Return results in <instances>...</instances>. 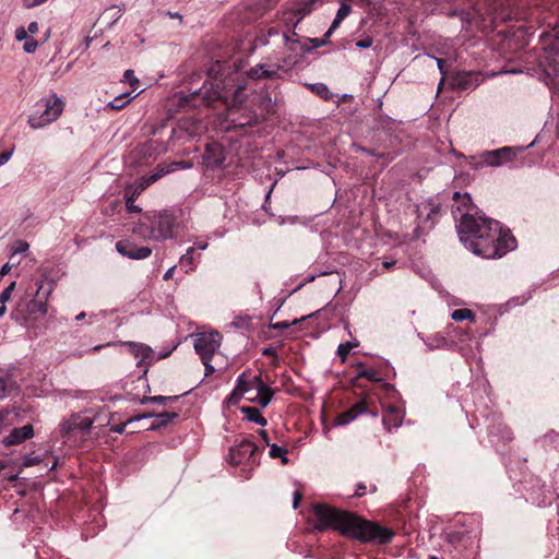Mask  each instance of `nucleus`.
<instances>
[{"instance_id":"f257e3e1","label":"nucleus","mask_w":559,"mask_h":559,"mask_svg":"<svg viewBox=\"0 0 559 559\" xmlns=\"http://www.w3.org/2000/svg\"><path fill=\"white\" fill-rule=\"evenodd\" d=\"M229 69L226 61H216L209 69L206 79L200 87L195 84L201 80V74H193L189 82V93L180 92L177 95L179 108L188 111L200 107L235 106L241 97L245 85L240 82V73Z\"/></svg>"},{"instance_id":"f03ea898","label":"nucleus","mask_w":559,"mask_h":559,"mask_svg":"<svg viewBox=\"0 0 559 559\" xmlns=\"http://www.w3.org/2000/svg\"><path fill=\"white\" fill-rule=\"evenodd\" d=\"M316 530L323 532L328 528L340 532L346 538L361 544L388 545L395 533L379 522L367 520L354 512L340 510L326 503L313 504Z\"/></svg>"},{"instance_id":"7ed1b4c3","label":"nucleus","mask_w":559,"mask_h":559,"mask_svg":"<svg viewBox=\"0 0 559 559\" xmlns=\"http://www.w3.org/2000/svg\"><path fill=\"white\" fill-rule=\"evenodd\" d=\"M457 231L467 249L486 259L501 258L516 247L510 229L503 228L496 219L466 213L461 217Z\"/></svg>"},{"instance_id":"20e7f679","label":"nucleus","mask_w":559,"mask_h":559,"mask_svg":"<svg viewBox=\"0 0 559 559\" xmlns=\"http://www.w3.org/2000/svg\"><path fill=\"white\" fill-rule=\"evenodd\" d=\"M52 289V283L45 280H35L29 283L12 311V319L27 325L32 321L44 318L47 314V301Z\"/></svg>"},{"instance_id":"39448f33","label":"nucleus","mask_w":559,"mask_h":559,"mask_svg":"<svg viewBox=\"0 0 559 559\" xmlns=\"http://www.w3.org/2000/svg\"><path fill=\"white\" fill-rule=\"evenodd\" d=\"M175 217L167 211L145 214L133 227V234L147 239L165 240L174 237Z\"/></svg>"},{"instance_id":"423d86ee","label":"nucleus","mask_w":559,"mask_h":559,"mask_svg":"<svg viewBox=\"0 0 559 559\" xmlns=\"http://www.w3.org/2000/svg\"><path fill=\"white\" fill-rule=\"evenodd\" d=\"M36 106L38 109L28 117L27 121L32 129H40L55 122L63 112L64 102L52 94L47 98H41Z\"/></svg>"},{"instance_id":"0eeeda50","label":"nucleus","mask_w":559,"mask_h":559,"mask_svg":"<svg viewBox=\"0 0 559 559\" xmlns=\"http://www.w3.org/2000/svg\"><path fill=\"white\" fill-rule=\"evenodd\" d=\"M522 147L503 146L497 150L484 151L477 157L472 156L469 165L477 169L483 166L499 167L515 159Z\"/></svg>"},{"instance_id":"6e6552de","label":"nucleus","mask_w":559,"mask_h":559,"mask_svg":"<svg viewBox=\"0 0 559 559\" xmlns=\"http://www.w3.org/2000/svg\"><path fill=\"white\" fill-rule=\"evenodd\" d=\"M260 448L248 439H242L229 450V462L233 465H248L250 468L260 465L259 452Z\"/></svg>"},{"instance_id":"1a4fd4ad","label":"nucleus","mask_w":559,"mask_h":559,"mask_svg":"<svg viewBox=\"0 0 559 559\" xmlns=\"http://www.w3.org/2000/svg\"><path fill=\"white\" fill-rule=\"evenodd\" d=\"M222 334L218 332L201 333L194 341V349L201 360H212L222 342Z\"/></svg>"},{"instance_id":"9d476101","label":"nucleus","mask_w":559,"mask_h":559,"mask_svg":"<svg viewBox=\"0 0 559 559\" xmlns=\"http://www.w3.org/2000/svg\"><path fill=\"white\" fill-rule=\"evenodd\" d=\"M362 414H371L372 416H377L378 412L374 406V403L371 402L369 399L364 397L357 403H355L347 411L338 414L335 417V425L336 426H344L353 420H355L359 415Z\"/></svg>"},{"instance_id":"9b49d317","label":"nucleus","mask_w":559,"mask_h":559,"mask_svg":"<svg viewBox=\"0 0 559 559\" xmlns=\"http://www.w3.org/2000/svg\"><path fill=\"white\" fill-rule=\"evenodd\" d=\"M548 67L554 75L559 76V24L550 33L545 34Z\"/></svg>"},{"instance_id":"f8f14e48","label":"nucleus","mask_w":559,"mask_h":559,"mask_svg":"<svg viewBox=\"0 0 559 559\" xmlns=\"http://www.w3.org/2000/svg\"><path fill=\"white\" fill-rule=\"evenodd\" d=\"M117 251L132 260H143L151 255L152 249L146 246L139 247L128 239H122L116 242Z\"/></svg>"},{"instance_id":"ddd939ff","label":"nucleus","mask_w":559,"mask_h":559,"mask_svg":"<svg viewBox=\"0 0 559 559\" xmlns=\"http://www.w3.org/2000/svg\"><path fill=\"white\" fill-rule=\"evenodd\" d=\"M278 96L275 95L274 99L271 97V95L266 94L264 97H263V102H262V110L260 114H257V112H253L251 114L247 119H245L243 121H240L239 124L240 126H255L258 124L261 120L265 119V116L267 115H271L274 112V106L277 104L278 102Z\"/></svg>"},{"instance_id":"4468645a","label":"nucleus","mask_w":559,"mask_h":559,"mask_svg":"<svg viewBox=\"0 0 559 559\" xmlns=\"http://www.w3.org/2000/svg\"><path fill=\"white\" fill-rule=\"evenodd\" d=\"M253 383L255 384V395L247 396V400L250 402H257L262 407L267 406L272 401L274 394L273 390L263 382L261 376L253 377Z\"/></svg>"},{"instance_id":"2eb2a0df","label":"nucleus","mask_w":559,"mask_h":559,"mask_svg":"<svg viewBox=\"0 0 559 559\" xmlns=\"http://www.w3.org/2000/svg\"><path fill=\"white\" fill-rule=\"evenodd\" d=\"M126 345L135 358H140L138 362L139 367L153 362L155 353L148 345L135 342H127Z\"/></svg>"},{"instance_id":"dca6fc26","label":"nucleus","mask_w":559,"mask_h":559,"mask_svg":"<svg viewBox=\"0 0 559 559\" xmlns=\"http://www.w3.org/2000/svg\"><path fill=\"white\" fill-rule=\"evenodd\" d=\"M282 69V66L280 64H273V66H264V64H258L250 69L248 72L249 78L251 79H269V80H276L282 78L280 75V70Z\"/></svg>"},{"instance_id":"f3484780","label":"nucleus","mask_w":559,"mask_h":559,"mask_svg":"<svg viewBox=\"0 0 559 559\" xmlns=\"http://www.w3.org/2000/svg\"><path fill=\"white\" fill-rule=\"evenodd\" d=\"M479 74L475 72H459L452 80V85L459 90L475 88L479 85Z\"/></svg>"},{"instance_id":"a211bd4d","label":"nucleus","mask_w":559,"mask_h":559,"mask_svg":"<svg viewBox=\"0 0 559 559\" xmlns=\"http://www.w3.org/2000/svg\"><path fill=\"white\" fill-rule=\"evenodd\" d=\"M34 436V428L31 424L24 425L20 428H14L4 439L5 445H15L31 439Z\"/></svg>"},{"instance_id":"6ab92c4d","label":"nucleus","mask_w":559,"mask_h":559,"mask_svg":"<svg viewBox=\"0 0 559 559\" xmlns=\"http://www.w3.org/2000/svg\"><path fill=\"white\" fill-rule=\"evenodd\" d=\"M404 413L394 405H389L382 416L383 426L390 431L392 428H397L402 425Z\"/></svg>"},{"instance_id":"aec40b11","label":"nucleus","mask_w":559,"mask_h":559,"mask_svg":"<svg viewBox=\"0 0 559 559\" xmlns=\"http://www.w3.org/2000/svg\"><path fill=\"white\" fill-rule=\"evenodd\" d=\"M225 155L222 146L217 143L206 144L204 160L207 166L217 167L224 163Z\"/></svg>"},{"instance_id":"412c9836","label":"nucleus","mask_w":559,"mask_h":559,"mask_svg":"<svg viewBox=\"0 0 559 559\" xmlns=\"http://www.w3.org/2000/svg\"><path fill=\"white\" fill-rule=\"evenodd\" d=\"M93 425V420L90 417H81L79 415L72 416L66 424H63L62 430L66 433L80 430L81 432H87Z\"/></svg>"},{"instance_id":"4be33fe9","label":"nucleus","mask_w":559,"mask_h":559,"mask_svg":"<svg viewBox=\"0 0 559 559\" xmlns=\"http://www.w3.org/2000/svg\"><path fill=\"white\" fill-rule=\"evenodd\" d=\"M295 37H298V34L295 31H293L292 34L288 32L282 33L283 41L289 51L296 52L298 48L304 53L311 51V48H309L306 44H301L299 39Z\"/></svg>"},{"instance_id":"5701e85b","label":"nucleus","mask_w":559,"mask_h":559,"mask_svg":"<svg viewBox=\"0 0 559 559\" xmlns=\"http://www.w3.org/2000/svg\"><path fill=\"white\" fill-rule=\"evenodd\" d=\"M319 2H322V0H307V1H304V2H300L298 3L292 11V14L293 15H297V20L296 22L294 23V28L297 27V25L300 23V21L307 16L308 14H310L313 9H314V5Z\"/></svg>"},{"instance_id":"b1692460","label":"nucleus","mask_w":559,"mask_h":559,"mask_svg":"<svg viewBox=\"0 0 559 559\" xmlns=\"http://www.w3.org/2000/svg\"><path fill=\"white\" fill-rule=\"evenodd\" d=\"M356 368L357 374L355 377V382H358L360 379H367L371 382H380L382 380L378 371L372 368H366L362 362L357 364Z\"/></svg>"},{"instance_id":"393cba45","label":"nucleus","mask_w":559,"mask_h":559,"mask_svg":"<svg viewBox=\"0 0 559 559\" xmlns=\"http://www.w3.org/2000/svg\"><path fill=\"white\" fill-rule=\"evenodd\" d=\"M240 411L249 421L255 423L262 427L266 426L267 420L261 414L259 408L253 406H242Z\"/></svg>"},{"instance_id":"a878e982","label":"nucleus","mask_w":559,"mask_h":559,"mask_svg":"<svg viewBox=\"0 0 559 559\" xmlns=\"http://www.w3.org/2000/svg\"><path fill=\"white\" fill-rule=\"evenodd\" d=\"M179 416L176 412H163L155 415V420L151 424V430H157L163 427H166L170 421Z\"/></svg>"},{"instance_id":"bb28decb","label":"nucleus","mask_w":559,"mask_h":559,"mask_svg":"<svg viewBox=\"0 0 559 559\" xmlns=\"http://www.w3.org/2000/svg\"><path fill=\"white\" fill-rule=\"evenodd\" d=\"M254 389L255 384L253 383V379L251 381H247L245 379V373H242L237 379L235 395L243 396L245 394L252 392Z\"/></svg>"},{"instance_id":"cd10ccee","label":"nucleus","mask_w":559,"mask_h":559,"mask_svg":"<svg viewBox=\"0 0 559 559\" xmlns=\"http://www.w3.org/2000/svg\"><path fill=\"white\" fill-rule=\"evenodd\" d=\"M14 389L15 382L10 376H0V400L7 397Z\"/></svg>"},{"instance_id":"c85d7f7f","label":"nucleus","mask_w":559,"mask_h":559,"mask_svg":"<svg viewBox=\"0 0 559 559\" xmlns=\"http://www.w3.org/2000/svg\"><path fill=\"white\" fill-rule=\"evenodd\" d=\"M352 12V7L347 3H342L340 9L336 12V16L331 24V31H335L341 23Z\"/></svg>"},{"instance_id":"c756f323","label":"nucleus","mask_w":559,"mask_h":559,"mask_svg":"<svg viewBox=\"0 0 559 559\" xmlns=\"http://www.w3.org/2000/svg\"><path fill=\"white\" fill-rule=\"evenodd\" d=\"M269 447H270V451H269L270 457L281 459L282 464L288 463V457H287L288 450L286 448L280 447L277 444H270Z\"/></svg>"},{"instance_id":"7c9ffc66","label":"nucleus","mask_w":559,"mask_h":559,"mask_svg":"<svg viewBox=\"0 0 559 559\" xmlns=\"http://www.w3.org/2000/svg\"><path fill=\"white\" fill-rule=\"evenodd\" d=\"M310 90L323 100H330L333 96L329 87L323 83L311 84Z\"/></svg>"},{"instance_id":"2f4dec72","label":"nucleus","mask_w":559,"mask_h":559,"mask_svg":"<svg viewBox=\"0 0 559 559\" xmlns=\"http://www.w3.org/2000/svg\"><path fill=\"white\" fill-rule=\"evenodd\" d=\"M130 102L129 94H122L115 97L111 102L108 103L107 107L112 110H121L126 107V105Z\"/></svg>"},{"instance_id":"473e14b6","label":"nucleus","mask_w":559,"mask_h":559,"mask_svg":"<svg viewBox=\"0 0 559 559\" xmlns=\"http://www.w3.org/2000/svg\"><path fill=\"white\" fill-rule=\"evenodd\" d=\"M335 31H331V27L326 31V33L323 35L322 38H308V41L311 43V50L312 49H316V48H319V47H322L324 45H326L330 40V37L332 36V34L334 33Z\"/></svg>"},{"instance_id":"72a5a7b5","label":"nucleus","mask_w":559,"mask_h":559,"mask_svg":"<svg viewBox=\"0 0 559 559\" xmlns=\"http://www.w3.org/2000/svg\"><path fill=\"white\" fill-rule=\"evenodd\" d=\"M474 317L475 314L473 311L466 308L456 309L452 312V319L456 322H461L466 319H474Z\"/></svg>"},{"instance_id":"f704fd0d","label":"nucleus","mask_w":559,"mask_h":559,"mask_svg":"<svg viewBox=\"0 0 559 559\" xmlns=\"http://www.w3.org/2000/svg\"><path fill=\"white\" fill-rule=\"evenodd\" d=\"M358 344H354L352 342H345V343H341L337 347V356L341 358L342 362H344L347 357H348V354L349 352L352 350V348H354L355 346H357Z\"/></svg>"},{"instance_id":"c9c22d12","label":"nucleus","mask_w":559,"mask_h":559,"mask_svg":"<svg viewBox=\"0 0 559 559\" xmlns=\"http://www.w3.org/2000/svg\"><path fill=\"white\" fill-rule=\"evenodd\" d=\"M179 399V396H163V395H157V396H151V397H146L145 400L142 401V403H158V404H165L166 402H171V401H177Z\"/></svg>"},{"instance_id":"e433bc0d","label":"nucleus","mask_w":559,"mask_h":559,"mask_svg":"<svg viewBox=\"0 0 559 559\" xmlns=\"http://www.w3.org/2000/svg\"><path fill=\"white\" fill-rule=\"evenodd\" d=\"M15 289V282H12L8 287H5L0 294V302L5 305L7 301L11 299L12 293Z\"/></svg>"},{"instance_id":"4c0bfd02","label":"nucleus","mask_w":559,"mask_h":559,"mask_svg":"<svg viewBox=\"0 0 559 559\" xmlns=\"http://www.w3.org/2000/svg\"><path fill=\"white\" fill-rule=\"evenodd\" d=\"M304 320H306V317H302L301 319H295L292 322L281 321V322H276V323H271V328L274 330H284V329H287L290 325L297 324L298 322L304 321Z\"/></svg>"},{"instance_id":"58836bf2","label":"nucleus","mask_w":559,"mask_h":559,"mask_svg":"<svg viewBox=\"0 0 559 559\" xmlns=\"http://www.w3.org/2000/svg\"><path fill=\"white\" fill-rule=\"evenodd\" d=\"M144 187L142 186L134 189L128 188L124 192L126 201H135V199L140 195Z\"/></svg>"},{"instance_id":"ea45409f","label":"nucleus","mask_w":559,"mask_h":559,"mask_svg":"<svg viewBox=\"0 0 559 559\" xmlns=\"http://www.w3.org/2000/svg\"><path fill=\"white\" fill-rule=\"evenodd\" d=\"M122 15V12L120 9L116 8V7H112L110 9H107L104 13H103V17H107L109 16L110 19L114 20V22L118 21Z\"/></svg>"},{"instance_id":"a19ab883","label":"nucleus","mask_w":559,"mask_h":559,"mask_svg":"<svg viewBox=\"0 0 559 559\" xmlns=\"http://www.w3.org/2000/svg\"><path fill=\"white\" fill-rule=\"evenodd\" d=\"M151 416H153V414H145V415L134 418V420H140L141 418H146V417H151ZM132 421H133V419H130L128 423L116 425L111 428V430L114 432L122 433L124 431L127 425L131 424Z\"/></svg>"},{"instance_id":"79ce46f5","label":"nucleus","mask_w":559,"mask_h":559,"mask_svg":"<svg viewBox=\"0 0 559 559\" xmlns=\"http://www.w3.org/2000/svg\"><path fill=\"white\" fill-rule=\"evenodd\" d=\"M38 43L33 38H27L24 43L23 49L27 53H32L37 49Z\"/></svg>"},{"instance_id":"37998d69","label":"nucleus","mask_w":559,"mask_h":559,"mask_svg":"<svg viewBox=\"0 0 559 559\" xmlns=\"http://www.w3.org/2000/svg\"><path fill=\"white\" fill-rule=\"evenodd\" d=\"M373 44V39L371 37H365L356 41V46L361 49H366L371 47Z\"/></svg>"},{"instance_id":"c03bdc74","label":"nucleus","mask_w":559,"mask_h":559,"mask_svg":"<svg viewBox=\"0 0 559 559\" xmlns=\"http://www.w3.org/2000/svg\"><path fill=\"white\" fill-rule=\"evenodd\" d=\"M262 355L277 359V349L274 346H267L262 349Z\"/></svg>"},{"instance_id":"a18cd8bd","label":"nucleus","mask_w":559,"mask_h":559,"mask_svg":"<svg viewBox=\"0 0 559 559\" xmlns=\"http://www.w3.org/2000/svg\"><path fill=\"white\" fill-rule=\"evenodd\" d=\"M28 249V243L24 240H17L14 246L15 253L25 252Z\"/></svg>"},{"instance_id":"49530a36","label":"nucleus","mask_w":559,"mask_h":559,"mask_svg":"<svg viewBox=\"0 0 559 559\" xmlns=\"http://www.w3.org/2000/svg\"><path fill=\"white\" fill-rule=\"evenodd\" d=\"M194 248L190 247L187 252L181 257V263H191L193 260Z\"/></svg>"},{"instance_id":"de8ad7c7","label":"nucleus","mask_w":559,"mask_h":559,"mask_svg":"<svg viewBox=\"0 0 559 559\" xmlns=\"http://www.w3.org/2000/svg\"><path fill=\"white\" fill-rule=\"evenodd\" d=\"M454 200H461L463 206H467L468 203L472 202L468 194H464L463 197L460 194V192L454 193Z\"/></svg>"},{"instance_id":"09e8293b","label":"nucleus","mask_w":559,"mask_h":559,"mask_svg":"<svg viewBox=\"0 0 559 559\" xmlns=\"http://www.w3.org/2000/svg\"><path fill=\"white\" fill-rule=\"evenodd\" d=\"M15 38L21 41V40H26L27 39V31H25L24 27H19L15 32Z\"/></svg>"},{"instance_id":"8fccbe9b","label":"nucleus","mask_w":559,"mask_h":559,"mask_svg":"<svg viewBox=\"0 0 559 559\" xmlns=\"http://www.w3.org/2000/svg\"><path fill=\"white\" fill-rule=\"evenodd\" d=\"M295 16L296 15H293L292 12H289V13H285L284 17H283L285 24L287 26H290L293 28V31H295V28H294V23L296 22V21H294Z\"/></svg>"},{"instance_id":"3c124183","label":"nucleus","mask_w":559,"mask_h":559,"mask_svg":"<svg viewBox=\"0 0 559 559\" xmlns=\"http://www.w3.org/2000/svg\"><path fill=\"white\" fill-rule=\"evenodd\" d=\"M13 148L10 151L2 152L0 154V166L4 165L12 156Z\"/></svg>"},{"instance_id":"603ef678","label":"nucleus","mask_w":559,"mask_h":559,"mask_svg":"<svg viewBox=\"0 0 559 559\" xmlns=\"http://www.w3.org/2000/svg\"><path fill=\"white\" fill-rule=\"evenodd\" d=\"M205 367V377H210L215 372V368L211 365V360H202Z\"/></svg>"},{"instance_id":"864d4df0","label":"nucleus","mask_w":559,"mask_h":559,"mask_svg":"<svg viewBox=\"0 0 559 559\" xmlns=\"http://www.w3.org/2000/svg\"><path fill=\"white\" fill-rule=\"evenodd\" d=\"M126 206L129 213L141 212V209L134 204V201H126Z\"/></svg>"},{"instance_id":"5fc2aeb1","label":"nucleus","mask_w":559,"mask_h":559,"mask_svg":"<svg viewBox=\"0 0 559 559\" xmlns=\"http://www.w3.org/2000/svg\"><path fill=\"white\" fill-rule=\"evenodd\" d=\"M47 0H23L24 2V5L26 8H34V7H37V5H40L43 4L44 2H46Z\"/></svg>"},{"instance_id":"6e6d98bb","label":"nucleus","mask_w":559,"mask_h":559,"mask_svg":"<svg viewBox=\"0 0 559 559\" xmlns=\"http://www.w3.org/2000/svg\"><path fill=\"white\" fill-rule=\"evenodd\" d=\"M366 489H367L366 485L362 484V483H359L357 485V488H356V491H355L354 496L355 497H362V496H365L366 495Z\"/></svg>"},{"instance_id":"4d7b16f0","label":"nucleus","mask_w":559,"mask_h":559,"mask_svg":"<svg viewBox=\"0 0 559 559\" xmlns=\"http://www.w3.org/2000/svg\"><path fill=\"white\" fill-rule=\"evenodd\" d=\"M40 460L38 457H26L24 461L25 466H34L38 464Z\"/></svg>"},{"instance_id":"13d9d810","label":"nucleus","mask_w":559,"mask_h":559,"mask_svg":"<svg viewBox=\"0 0 559 559\" xmlns=\"http://www.w3.org/2000/svg\"><path fill=\"white\" fill-rule=\"evenodd\" d=\"M280 34H281V31H280V28L277 26H271L267 29V36L269 37L278 36Z\"/></svg>"},{"instance_id":"bf43d9fd","label":"nucleus","mask_w":559,"mask_h":559,"mask_svg":"<svg viewBox=\"0 0 559 559\" xmlns=\"http://www.w3.org/2000/svg\"><path fill=\"white\" fill-rule=\"evenodd\" d=\"M241 397H242V396L235 395V390H234V391L230 393V395L228 396V403H230V404H234V405H235V404H237V403L240 401V399H241Z\"/></svg>"},{"instance_id":"052dcab7","label":"nucleus","mask_w":559,"mask_h":559,"mask_svg":"<svg viewBox=\"0 0 559 559\" xmlns=\"http://www.w3.org/2000/svg\"><path fill=\"white\" fill-rule=\"evenodd\" d=\"M259 436L261 437V439L264 441V443L266 445L271 444L266 430H263V429L259 430Z\"/></svg>"},{"instance_id":"680f3d73","label":"nucleus","mask_w":559,"mask_h":559,"mask_svg":"<svg viewBox=\"0 0 559 559\" xmlns=\"http://www.w3.org/2000/svg\"><path fill=\"white\" fill-rule=\"evenodd\" d=\"M27 32H29L31 34L37 33L38 32V24H37V22H31L29 25H28Z\"/></svg>"},{"instance_id":"e2e57ef3","label":"nucleus","mask_w":559,"mask_h":559,"mask_svg":"<svg viewBox=\"0 0 559 559\" xmlns=\"http://www.w3.org/2000/svg\"><path fill=\"white\" fill-rule=\"evenodd\" d=\"M11 271V265L9 263H5L4 265H2L1 270H0V275L1 276H4L7 275L9 272Z\"/></svg>"},{"instance_id":"0e129e2a","label":"nucleus","mask_w":559,"mask_h":559,"mask_svg":"<svg viewBox=\"0 0 559 559\" xmlns=\"http://www.w3.org/2000/svg\"><path fill=\"white\" fill-rule=\"evenodd\" d=\"M300 499H301V493L299 491H296L294 493V509L298 508Z\"/></svg>"},{"instance_id":"69168bd1","label":"nucleus","mask_w":559,"mask_h":559,"mask_svg":"<svg viewBox=\"0 0 559 559\" xmlns=\"http://www.w3.org/2000/svg\"><path fill=\"white\" fill-rule=\"evenodd\" d=\"M439 210H440V209H439V206H438V205H437V206H432V207L430 209L429 214H428V218H429V219H431L433 216L438 215V214H439Z\"/></svg>"},{"instance_id":"338daca9","label":"nucleus","mask_w":559,"mask_h":559,"mask_svg":"<svg viewBox=\"0 0 559 559\" xmlns=\"http://www.w3.org/2000/svg\"><path fill=\"white\" fill-rule=\"evenodd\" d=\"M364 151L372 156L384 157L383 153H377L374 150L364 148Z\"/></svg>"},{"instance_id":"774afa93","label":"nucleus","mask_w":559,"mask_h":559,"mask_svg":"<svg viewBox=\"0 0 559 559\" xmlns=\"http://www.w3.org/2000/svg\"><path fill=\"white\" fill-rule=\"evenodd\" d=\"M175 272V266L168 269L166 273L164 274V280L167 281L173 277V274Z\"/></svg>"}]
</instances>
